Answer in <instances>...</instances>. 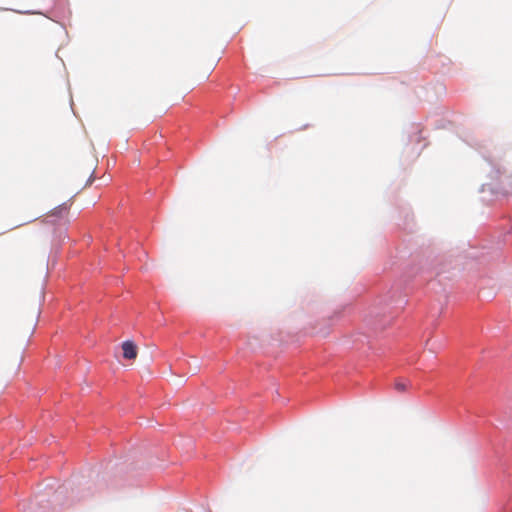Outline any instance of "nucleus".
I'll use <instances>...</instances> for the list:
<instances>
[{
  "label": "nucleus",
  "mask_w": 512,
  "mask_h": 512,
  "mask_svg": "<svg viewBox=\"0 0 512 512\" xmlns=\"http://www.w3.org/2000/svg\"><path fill=\"white\" fill-rule=\"evenodd\" d=\"M411 387V382L408 380L398 379L394 383V388L399 393L406 392Z\"/></svg>",
  "instance_id": "2"
},
{
  "label": "nucleus",
  "mask_w": 512,
  "mask_h": 512,
  "mask_svg": "<svg viewBox=\"0 0 512 512\" xmlns=\"http://www.w3.org/2000/svg\"><path fill=\"white\" fill-rule=\"evenodd\" d=\"M123 357L133 360L137 357V346L132 341H125L122 344Z\"/></svg>",
  "instance_id": "1"
}]
</instances>
